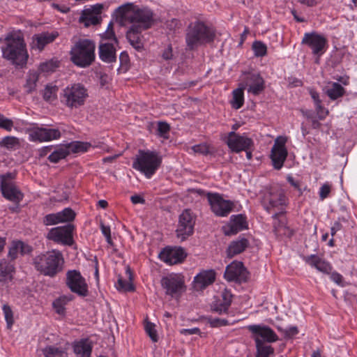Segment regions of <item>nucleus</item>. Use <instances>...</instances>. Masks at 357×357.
<instances>
[{
  "label": "nucleus",
  "instance_id": "nucleus-42",
  "mask_svg": "<svg viewBox=\"0 0 357 357\" xmlns=\"http://www.w3.org/2000/svg\"><path fill=\"white\" fill-rule=\"evenodd\" d=\"M43 351L45 357H67V354L62 349L53 346L45 347Z\"/></svg>",
  "mask_w": 357,
  "mask_h": 357
},
{
  "label": "nucleus",
  "instance_id": "nucleus-51",
  "mask_svg": "<svg viewBox=\"0 0 357 357\" xmlns=\"http://www.w3.org/2000/svg\"><path fill=\"white\" fill-rule=\"evenodd\" d=\"M170 130L169 125L163 121H159L158 123V134L159 136L165 138H167V135L169 133Z\"/></svg>",
  "mask_w": 357,
  "mask_h": 357
},
{
  "label": "nucleus",
  "instance_id": "nucleus-41",
  "mask_svg": "<svg viewBox=\"0 0 357 357\" xmlns=\"http://www.w3.org/2000/svg\"><path fill=\"white\" fill-rule=\"evenodd\" d=\"M244 102L243 89H236L233 91V98L231 100L232 107L236 109L241 108Z\"/></svg>",
  "mask_w": 357,
  "mask_h": 357
},
{
  "label": "nucleus",
  "instance_id": "nucleus-28",
  "mask_svg": "<svg viewBox=\"0 0 357 357\" xmlns=\"http://www.w3.org/2000/svg\"><path fill=\"white\" fill-rule=\"evenodd\" d=\"M305 261L310 266L314 267L319 271L328 274L332 269L329 263L321 259L315 255H311L304 257Z\"/></svg>",
  "mask_w": 357,
  "mask_h": 357
},
{
  "label": "nucleus",
  "instance_id": "nucleus-15",
  "mask_svg": "<svg viewBox=\"0 0 357 357\" xmlns=\"http://www.w3.org/2000/svg\"><path fill=\"white\" fill-rule=\"evenodd\" d=\"M302 44L307 45L311 48L314 54L321 55L326 47V38L316 32L305 33L302 39Z\"/></svg>",
  "mask_w": 357,
  "mask_h": 357
},
{
  "label": "nucleus",
  "instance_id": "nucleus-16",
  "mask_svg": "<svg viewBox=\"0 0 357 357\" xmlns=\"http://www.w3.org/2000/svg\"><path fill=\"white\" fill-rule=\"evenodd\" d=\"M208 199L212 211L218 216H227L234 207L231 202L224 199L218 194L208 193Z\"/></svg>",
  "mask_w": 357,
  "mask_h": 357
},
{
  "label": "nucleus",
  "instance_id": "nucleus-64",
  "mask_svg": "<svg viewBox=\"0 0 357 357\" xmlns=\"http://www.w3.org/2000/svg\"><path fill=\"white\" fill-rule=\"evenodd\" d=\"M342 228V225L339 221L335 222V223L333 224L331 229V236H333L336 234V232L341 230Z\"/></svg>",
  "mask_w": 357,
  "mask_h": 357
},
{
  "label": "nucleus",
  "instance_id": "nucleus-18",
  "mask_svg": "<svg viewBox=\"0 0 357 357\" xmlns=\"http://www.w3.org/2000/svg\"><path fill=\"white\" fill-rule=\"evenodd\" d=\"M161 285L166 290V294L178 298L185 290L184 281L178 276L164 277Z\"/></svg>",
  "mask_w": 357,
  "mask_h": 357
},
{
  "label": "nucleus",
  "instance_id": "nucleus-8",
  "mask_svg": "<svg viewBox=\"0 0 357 357\" xmlns=\"http://www.w3.org/2000/svg\"><path fill=\"white\" fill-rule=\"evenodd\" d=\"M87 97V89L80 84H75L64 89L60 98L67 107L77 109L84 105Z\"/></svg>",
  "mask_w": 357,
  "mask_h": 357
},
{
  "label": "nucleus",
  "instance_id": "nucleus-32",
  "mask_svg": "<svg viewBox=\"0 0 357 357\" xmlns=\"http://www.w3.org/2000/svg\"><path fill=\"white\" fill-rule=\"evenodd\" d=\"M325 93L332 100L342 97L345 93L344 87L337 82H329L324 89Z\"/></svg>",
  "mask_w": 357,
  "mask_h": 357
},
{
  "label": "nucleus",
  "instance_id": "nucleus-34",
  "mask_svg": "<svg viewBox=\"0 0 357 357\" xmlns=\"http://www.w3.org/2000/svg\"><path fill=\"white\" fill-rule=\"evenodd\" d=\"M91 351V342L88 339L81 340L74 345V352L78 357H90Z\"/></svg>",
  "mask_w": 357,
  "mask_h": 357
},
{
  "label": "nucleus",
  "instance_id": "nucleus-5",
  "mask_svg": "<svg viewBox=\"0 0 357 357\" xmlns=\"http://www.w3.org/2000/svg\"><path fill=\"white\" fill-rule=\"evenodd\" d=\"M214 38V31L202 22L197 21L191 23L186 30L185 42L188 48L190 50H195L202 44L213 42Z\"/></svg>",
  "mask_w": 357,
  "mask_h": 357
},
{
  "label": "nucleus",
  "instance_id": "nucleus-31",
  "mask_svg": "<svg viewBox=\"0 0 357 357\" xmlns=\"http://www.w3.org/2000/svg\"><path fill=\"white\" fill-rule=\"evenodd\" d=\"M31 251V248L21 241H13L8 251V257L12 259H15L18 254H28Z\"/></svg>",
  "mask_w": 357,
  "mask_h": 357
},
{
  "label": "nucleus",
  "instance_id": "nucleus-7",
  "mask_svg": "<svg viewBox=\"0 0 357 357\" xmlns=\"http://www.w3.org/2000/svg\"><path fill=\"white\" fill-rule=\"evenodd\" d=\"M162 160L155 151L139 150L132 163V167L150 178L158 169Z\"/></svg>",
  "mask_w": 357,
  "mask_h": 357
},
{
  "label": "nucleus",
  "instance_id": "nucleus-25",
  "mask_svg": "<svg viewBox=\"0 0 357 357\" xmlns=\"http://www.w3.org/2000/svg\"><path fill=\"white\" fill-rule=\"evenodd\" d=\"M247 227L246 217L242 214H238L231 215L229 222L226 226H224L222 229L226 236H231L236 234Z\"/></svg>",
  "mask_w": 357,
  "mask_h": 357
},
{
  "label": "nucleus",
  "instance_id": "nucleus-23",
  "mask_svg": "<svg viewBox=\"0 0 357 357\" xmlns=\"http://www.w3.org/2000/svg\"><path fill=\"white\" fill-rule=\"evenodd\" d=\"M243 80L246 86H248V92L253 95H259L264 90V80L259 73H246L244 75Z\"/></svg>",
  "mask_w": 357,
  "mask_h": 357
},
{
  "label": "nucleus",
  "instance_id": "nucleus-57",
  "mask_svg": "<svg viewBox=\"0 0 357 357\" xmlns=\"http://www.w3.org/2000/svg\"><path fill=\"white\" fill-rule=\"evenodd\" d=\"M180 333L184 335L197 334L202 336V333L199 328H183L180 331Z\"/></svg>",
  "mask_w": 357,
  "mask_h": 357
},
{
  "label": "nucleus",
  "instance_id": "nucleus-14",
  "mask_svg": "<svg viewBox=\"0 0 357 357\" xmlns=\"http://www.w3.org/2000/svg\"><path fill=\"white\" fill-rule=\"evenodd\" d=\"M225 143L231 151L235 153L247 151L253 146V141L251 138L245 135H240L235 131L228 133Z\"/></svg>",
  "mask_w": 357,
  "mask_h": 357
},
{
  "label": "nucleus",
  "instance_id": "nucleus-46",
  "mask_svg": "<svg viewBox=\"0 0 357 357\" xmlns=\"http://www.w3.org/2000/svg\"><path fill=\"white\" fill-rule=\"evenodd\" d=\"M252 50L256 56H264L266 54L267 47L261 41H255L252 44Z\"/></svg>",
  "mask_w": 357,
  "mask_h": 357
},
{
  "label": "nucleus",
  "instance_id": "nucleus-12",
  "mask_svg": "<svg viewBox=\"0 0 357 357\" xmlns=\"http://www.w3.org/2000/svg\"><path fill=\"white\" fill-rule=\"evenodd\" d=\"M247 328L252 333L256 345H257V341L266 344V342H275L278 340L276 333L267 326L249 325Z\"/></svg>",
  "mask_w": 357,
  "mask_h": 357
},
{
  "label": "nucleus",
  "instance_id": "nucleus-13",
  "mask_svg": "<svg viewBox=\"0 0 357 357\" xmlns=\"http://www.w3.org/2000/svg\"><path fill=\"white\" fill-rule=\"evenodd\" d=\"M73 230L74 226L71 224L54 227L50 230L47 238L58 243L71 245L73 243Z\"/></svg>",
  "mask_w": 357,
  "mask_h": 357
},
{
  "label": "nucleus",
  "instance_id": "nucleus-40",
  "mask_svg": "<svg viewBox=\"0 0 357 357\" xmlns=\"http://www.w3.org/2000/svg\"><path fill=\"white\" fill-rule=\"evenodd\" d=\"M20 146V140L14 136H6L0 140V146L8 150L15 149Z\"/></svg>",
  "mask_w": 357,
  "mask_h": 357
},
{
  "label": "nucleus",
  "instance_id": "nucleus-30",
  "mask_svg": "<svg viewBox=\"0 0 357 357\" xmlns=\"http://www.w3.org/2000/svg\"><path fill=\"white\" fill-rule=\"evenodd\" d=\"M248 240L245 238L231 242L227 250V257L232 258L235 255L241 253L248 248Z\"/></svg>",
  "mask_w": 357,
  "mask_h": 357
},
{
  "label": "nucleus",
  "instance_id": "nucleus-3",
  "mask_svg": "<svg viewBox=\"0 0 357 357\" xmlns=\"http://www.w3.org/2000/svg\"><path fill=\"white\" fill-rule=\"evenodd\" d=\"M1 51L3 57L11 61L13 64L23 66L26 63L29 56L20 32L8 33L3 40Z\"/></svg>",
  "mask_w": 357,
  "mask_h": 357
},
{
  "label": "nucleus",
  "instance_id": "nucleus-20",
  "mask_svg": "<svg viewBox=\"0 0 357 357\" xmlns=\"http://www.w3.org/2000/svg\"><path fill=\"white\" fill-rule=\"evenodd\" d=\"M286 140L278 138L271 149V158L275 169H280L283 166L287 156V151L285 148Z\"/></svg>",
  "mask_w": 357,
  "mask_h": 357
},
{
  "label": "nucleus",
  "instance_id": "nucleus-63",
  "mask_svg": "<svg viewBox=\"0 0 357 357\" xmlns=\"http://www.w3.org/2000/svg\"><path fill=\"white\" fill-rule=\"evenodd\" d=\"M102 38L107 40H113L116 43L118 42L114 31H105L103 33Z\"/></svg>",
  "mask_w": 357,
  "mask_h": 357
},
{
  "label": "nucleus",
  "instance_id": "nucleus-59",
  "mask_svg": "<svg viewBox=\"0 0 357 357\" xmlns=\"http://www.w3.org/2000/svg\"><path fill=\"white\" fill-rule=\"evenodd\" d=\"M330 191H331L330 185L328 184H324L321 187L320 191H319V197H320L321 199H326L328 197V195H329Z\"/></svg>",
  "mask_w": 357,
  "mask_h": 357
},
{
  "label": "nucleus",
  "instance_id": "nucleus-45",
  "mask_svg": "<svg viewBox=\"0 0 357 357\" xmlns=\"http://www.w3.org/2000/svg\"><path fill=\"white\" fill-rule=\"evenodd\" d=\"M155 324L149 321L147 319L145 321V331L153 342H156L158 340V334L156 330L155 329Z\"/></svg>",
  "mask_w": 357,
  "mask_h": 357
},
{
  "label": "nucleus",
  "instance_id": "nucleus-50",
  "mask_svg": "<svg viewBox=\"0 0 357 357\" xmlns=\"http://www.w3.org/2000/svg\"><path fill=\"white\" fill-rule=\"evenodd\" d=\"M58 61L50 60L44 63H42L40 65V70L42 72L48 73L50 71H54L56 68L58 67Z\"/></svg>",
  "mask_w": 357,
  "mask_h": 357
},
{
  "label": "nucleus",
  "instance_id": "nucleus-61",
  "mask_svg": "<svg viewBox=\"0 0 357 357\" xmlns=\"http://www.w3.org/2000/svg\"><path fill=\"white\" fill-rule=\"evenodd\" d=\"M162 56L165 60H169L172 59L173 54L171 45H168V47L164 50Z\"/></svg>",
  "mask_w": 357,
  "mask_h": 357
},
{
  "label": "nucleus",
  "instance_id": "nucleus-19",
  "mask_svg": "<svg viewBox=\"0 0 357 357\" xmlns=\"http://www.w3.org/2000/svg\"><path fill=\"white\" fill-rule=\"evenodd\" d=\"M102 8V4L97 3L89 8L84 9L79 18V22L84 24L85 27L100 24L102 21L100 14Z\"/></svg>",
  "mask_w": 357,
  "mask_h": 357
},
{
  "label": "nucleus",
  "instance_id": "nucleus-55",
  "mask_svg": "<svg viewBox=\"0 0 357 357\" xmlns=\"http://www.w3.org/2000/svg\"><path fill=\"white\" fill-rule=\"evenodd\" d=\"M61 301V300L56 298L52 303L55 311L59 314H62L65 312V305Z\"/></svg>",
  "mask_w": 357,
  "mask_h": 357
},
{
  "label": "nucleus",
  "instance_id": "nucleus-36",
  "mask_svg": "<svg viewBox=\"0 0 357 357\" xmlns=\"http://www.w3.org/2000/svg\"><path fill=\"white\" fill-rule=\"evenodd\" d=\"M257 354L255 357H270L274 354V349L271 345L260 343L257 341L256 345Z\"/></svg>",
  "mask_w": 357,
  "mask_h": 357
},
{
  "label": "nucleus",
  "instance_id": "nucleus-22",
  "mask_svg": "<svg viewBox=\"0 0 357 357\" xmlns=\"http://www.w3.org/2000/svg\"><path fill=\"white\" fill-rule=\"evenodd\" d=\"M14 272V266L6 260L0 261V290L8 292L12 283Z\"/></svg>",
  "mask_w": 357,
  "mask_h": 357
},
{
  "label": "nucleus",
  "instance_id": "nucleus-52",
  "mask_svg": "<svg viewBox=\"0 0 357 357\" xmlns=\"http://www.w3.org/2000/svg\"><path fill=\"white\" fill-rule=\"evenodd\" d=\"M13 127V121L0 114V128L10 131Z\"/></svg>",
  "mask_w": 357,
  "mask_h": 357
},
{
  "label": "nucleus",
  "instance_id": "nucleus-39",
  "mask_svg": "<svg viewBox=\"0 0 357 357\" xmlns=\"http://www.w3.org/2000/svg\"><path fill=\"white\" fill-rule=\"evenodd\" d=\"M127 273L129 274V281L124 280L122 278H119L117 284L116 285V289L119 291H132L135 289L133 284L131 282V273L130 268L127 269Z\"/></svg>",
  "mask_w": 357,
  "mask_h": 357
},
{
  "label": "nucleus",
  "instance_id": "nucleus-35",
  "mask_svg": "<svg viewBox=\"0 0 357 357\" xmlns=\"http://www.w3.org/2000/svg\"><path fill=\"white\" fill-rule=\"evenodd\" d=\"M39 79V74L36 71H31L29 73L24 88L26 93H31L36 89V84Z\"/></svg>",
  "mask_w": 357,
  "mask_h": 357
},
{
  "label": "nucleus",
  "instance_id": "nucleus-1",
  "mask_svg": "<svg viewBox=\"0 0 357 357\" xmlns=\"http://www.w3.org/2000/svg\"><path fill=\"white\" fill-rule=\"evenodd\" d=\"M265 209L269 213H273V231L277 236H291V231L286 226L284 217L287 199L280 189L271 190L266 194L263 202Z\"/></svg>",
  "mask_w": 357,
  "mask_h": 357
},
{
  "label": "nucleus",
  "instance_id": "nucleus-58",
  "mask_svg": "<svg viewBox=\"0 0 357 357\" xmlns=\"http://www.w3.org/2000/svg\"><path fill=\"white\" fill-rule=\"evenodd\" d=\"M316 112L319 120H324L328 114V111L325 109L321 104L315 106Z\"/></svg>",
  "mask_w": 357,
  "mask_h": 357
},
{
  "label": "nucleus",
  "instance_id": "nucleus-56",
  "mask_svg": "<svg viewBox=\"0 0 357 357\" xmlns=\"http://www.w3.org/2000/svg\"><path fill=\"white\" fill-rule=\"evenodd\" d=\"M222 303L225 304V307H229L232 302V295L229 291H225L222 294Z\"/></svg>",
  "mask_w": 357,
  "mask_h": 357
},
{
  "label": "nucleus",
  "instance_id": "nucleus-27",
  "mask_svg": "<svg viewBox=\"0 0 357 357\" xmlns=\"http://www.w3.org/2000/svg\"><path fill=\"white\" fill-rule=\"evenodd\" d=\"M215 280V273L213 271H205L199 273L194 279V287L197 290H202Z\"/></svg>",
  "mask_w": 357,
  "mask_h": 357
},
{
  "label": "nucleus",
  "instance_id": "nucleus-54",
  "mask_svg": "<svg viewBox=\"0 0 357 357\" xmlns=\"http://www.w3.org/2000/svg\"><path fill=\"white\" fill-rule=\"evenodd\" d=\"M229 307H225V304L222 302H215L211 305V310L215 312L220 314L227 313Z\"/></svg>",
  "mask_w": 357,
  "mask_h": 357
},
{
  "label": "nucleus",
  "instance_id": "nucleus-21",
  "mask_svg": "<svg viewBox=\"0 0 357 357\" xmlns=\"http://www.w3.org/2000/svg\"><path fill=\"white\" fill-rule=\"evenodd\" d=\"M187 255L183 248L181 247L166 248L160 254V259L169 265L181 263Z\"/></svg>",
  "mask_w": 357,
  "mask_h": 357
},
{
  "label": "nucleus",
  "instance_id": "nucleus-17",
  "mask_svg": "<svg viewBox=\"0 0 357 357\" xmlns=\"http://www.w3.org/2000/svg\"><path fill=\"white\" fill-rule=\"evenodd\" d=\"M61 131L59 128L34 127L29 129V139L32 142H49L59 139Z\"/></svg>",
  "mask_w": 357,
  "mask_h": 357
},
{
  "label": "nucleus",
  "instance_id": "nucleus-26",
  "mask_svg": "<svg viewBox=\"0 0 357 357\" xmlns=\"http://www.w3.org/2000/svg\"><path fill=\"white\" fill-rule=\"evenodd\" d=\"M59 36L57 31L43 32L33 36V48H37L40 51L43 50L45 46L53 42Z\"/></svg>",
  "mask_w": 357,
  "mask_h": 357
},
{
  "label": "nucleus",
  "instance_id": "nucleus-60",
  "mask_svg": "<svg viewBox=\"0 0 357 357\" xmlns=\"http://www.w3.org/2000/svg\"><path fill=\"white\" fill-rule=\"evenodd\" d=\"M298 333V328L296 326H291L288 329H284V337L287 338H291Z\"/></svg>",
  "mask_w": 357,
  "mask_h": 357
},
{
  "label": "nucleus",
  "instance_id": "nucleus-24",
  "mask_svg": "<svg viewBox=\"0 0 357 357\" xmlns=\"http://www.w3.org/2000/svg\"><path fill=\"white\" fill-rule=\"evenodd\" d=\"M246 270L242 262H232L226 267L225 278L228 281L242 282L245 280Z\"/></svg>",
  "mask_w": 357,
  "mask_h": 357
},
{
  "label": "nucleus",
  "instance_id": "nucleus-48",
  "mask_svg": "<svg viewBox=\"0 0 357 357\" xmlns=\"http://www.w3.org/2000/svg\"><path fill=\"white\" fill-rule=\"evenodd\" d=\"M62 222H70L75 219V213L70 208H66L62 211L59 212Z\"/></svg>",
  "mask_w": 357,
  "mask_h": 357
},
{
  "label": "nucleus",
  "instance_id": "nucleus-43",
  "mask_svg": "<svg viewBox=\"0 0 357 357\" xmlns=\"http://www.w3.org/2000/svg\"><path fill=\"white\" fill-rule=\"evenodd\" d=\"M58 87L56 86L47 85L43 92V98L45 101L52 102L56 99V92Z\"/></svg>",
  "mask_w": 357,
  "mask_h": 357
},
{
  "label": "nucleus",
  "instance_id": "nucleus-6",
  "mask_svg": "<svg viewBox=\"0 0 357 357\" xmlns=\"http://www.w3.org/2000/svg\"><path fill=\"white\" fill-rule=\"evenodd\" d=\"M95 43L89 39L78 40L70 50L71 61L82 68L90 66L95 59Z\"/></svg>",
  "mask_w": 357,
  "mask_h": 357
},
{
  "label": "nucleus",
  "instance_id": "nucleus-2",
  "mask_svg": "<svg viewBox=\"0 0 357 357\" xmlns=\"http://www.w3.org/2000/svg\"><path fill=\"white\" fill-rule=\"evenodd\" d=\"M116 21L121 25L126 22L142 30L149 29L153 24V13L148 8H137L132 3H126L116 9Z\"/></svg>",
  "mask_w": 357,
  "mask_h": 357
},
{
  "label": "nucleus",
  "instance_id": "nucleus-49",
  "mask_svg": "<svg viewBox=\"0 0 357 357\" xmlns=\"http://www.w3.org/2000/svg\"><path fill=\"white\" fill-rule=\"evenodd\" d=\"M206 319L210 326L213 328L227 326L229 324L228 320L225 319L212 318L211 317H208L206 318Z\"/></svg>",
  "mask_w": 357,
  "mask_h": 357
},
{
  "label": "nucleus",
  "instance_id": "nucleus-33",
  "mask_svg": "<svg viewBox=\"0 0 357 357\" xmlns=\"http://www.w3.org/2000/svg\"><path fill=\"white\" fill-rule=\"evenodd\" d=\"M99 56L102 61L112 63L116 60V50L112 44L105 43L99 46Z\"/></svg>",
  "mask_w": 357,
  "mask_h": 357
},
{
  "label": "nucleus",
  "instance_id": "nucleus-11",
  "mask_svg": "<svg viewBox=\"0 0 357 357\" xmlns=\"http://www.w3.org/2000/svg\"><path fill=\"white\" fill-rule=\"evenodd\" d=\"M195 224V217L190 210L183 211L178 218V224L176 230L177 237L183 241L192 235Z\"/></svg>",
  "mask_w": 357,
  "mask_h": 357
},
{
  "label": "nucleus",
  "instance_id": "nucleus-62",
  "mask_svg": "<svg viewBox=\"0 0 357 357\" xmlns=\"http://www.w3.org/2000/svg\"><path fill=\"white\" fill-rule=\"evenodd\" d=\"M331 279L338 285L343 286L342 284V276L340 273L333 272L331 275Z\"/></svg>",
  "mask_w": 357,
  "mask_h": 357
},
{
  "label": "nucleus",
  "instance_id": "nucleus-9",
  "mask_svg": "<svg viewBox=\"0 0 357 357\" xmlns=\"http://www.w3.org/2000/svg\"><path fill=\"white\" fill-rule=\"evenodd\" d=\"M10 178V173L1 176V190L3 196L13 203V206H9L8 208L13 212H17L24 195L16 185L8 180Z\"/></svg>",
  "mask_w": 357,
  "mask_h": 357
},
{
  "label": "nucleus",
  "instance_id": "nucleus-47",
  "mask_svg": "<svg viewBox=\"0 0 357 357\" xmlns=\"http://www.w3.org/2000/svg\"><path fill=\"white\" fill-rule=\"evenodd\" d=\"M62 222L59 213H50L46 215L43 218V224L45 225H53Z\"/></svg>",
  "mask_w": 357,
  "mask_h": 357
},
{
  "label": "nucleus",
  "instance_id": "nucleus-44",
  "mask_svg": "<svg viewBox=\"0 0 357 357\" xmlns=\"http://www.w3.org/2000/svg\"><path fill=\"white\" fill-rule=\"evenodd\" d=\"M91 146L90 144L86 142H75L68 144V150L73 153L85 152Z\"/></svg>",
  "mask_w": 357,
  "mask_h": 357
},
{
  "label": "nucleus",
  "instance_id": "nucleus-29",
  "mask_svg": "<svg viewBox=\"0 0 357 357\" xmlns=\"http://www.w3.org/2000/svg\"><path fill=\"white\" fill-rule=\"evenodd\" d=\"M143 30L140 28H137L135 26H131L127 31L126 38L130 45L137 50H141L143 47V44L141 39V33Z\"/></svg>",
  "mask_w": 357,
  "mask_h": 357
},
{
  "label": "nucleus",
  "instance_id": "nucleus-4",
  "mask_svg": "<svg viewBox=\"0 0 357 357\" xmlns=\"http://www.w3.org/2000/svg\"><path fill=\"white\" fill-rule=\"evenodd\" d=\"M32 264L40 274L53 278L63 270L64 259L60 251L53 250L33 257Z\"/></svg>",
  "mask_w": 357,
  "mask_h": 357
},
{
  "label": "nucleus",
  "instance_id": "nucleus-37",
  "mask_svg": "<svg viewBox=\"0 0 357 357\" xmlns=\"http://www.w3.org/2000/svg\"><path fill=\"white\" fill-rule=\"evenodd\" d=\"M70 154L68 147H59L53 151L49 156L48 160L51 162L56 163L61 159L65 158Z\"/></svg>",
  "mask_w": 357,
  "mask_h": 357
},
{
  "label": "nucleus",
  "instance_id": "nucleus-10",
  "mask_svg": "<svg viewBox=\"0 0 357 357\" xmlns=\"http://www.w3.org/2000/svg\"><path fill=\"white\" fill-rule=\"evenodd\" d=\"M66 284L73 293L80 297H86L89 294V288L86 280L77 270L67 271Z\"/></svg>",
  "mask_w": 357,
  "mask_h": 357
},
{
  "label": "nucleus",
  "instance_id": "nucleus-53",
  "mask_svg": "<svg viewBox=\"0 0 357 357\" xmlns=\"http://www.w3.org/2000/svg\"><path fill=\"white\" fill-rule=\"evenodd\" d=\"M3 311L4 313L5 319L7 322L8 328L11 327V326L13 324V312L11 308L7 305H4L3 306Z\"/></svg>",
  "mask_w": 357,
  "mask_h": 357
},
{
  "label": "nucleus",
  "instance_id": "nucleus-38",
  "mask_svg": "<svg viewBox=\"0 0 357 357\" xmlns=\"http://www.w3.org/2000/svg\"><path fill=\"white\" fill-rule=\"evenodd\" d=\"M192 150L194 151V153L204 155H213L215 152V148L206 143L196 144L192 146Z\"/></svg>",
  "mask_w": 357,
  "mask_h": 357
}]
</instances>
